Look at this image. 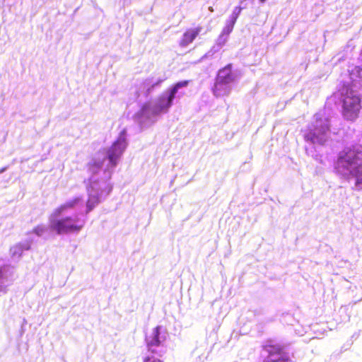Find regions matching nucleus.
I'll return each mask as SVG.
<instances>
[{"instance_id":"423d86ee","label":"nucleus","mask_w":362,"mask_h":362,"mask_svg":"<svg viewBox=\"0 0 362 362\" xmlns=\"http://www.w3.org/2000/svg\"><path fill=\"white\" fill-rule=\"evenodd\" d=\"M345 160L351 166L352 165H356L351 169V173L357 178L356 185L362 189V177H359L362 175L361 159L356 154H355L354 152H350L346 156Z\"/></svg>"},{"instance_id":"6ab92c4d","label":"nucleus","mask_w":362,"mask_h":362,"mask_svg":"<svg viewBox=\"0 0 362 362\" xmlns=\"http://www.w3.org/2000/svg\"><path fill=\"white\" fill-rule=\"evenodd\" d=\"M361 54H362V52H361Z\"/></svg>"},{"instance_id":"4468645a","label":"nucleus","mask_w":362,"mask_h":362,"mask_svg":"<svg viewBox=\"0 0 362 362\" xmlns=\"http://www.w3.org/2000/svg\"><path fill=\"white\" fill-rule=\"evenodd\" d=\"M100 199L98 197L94 196L89 198L86 202L87 211L88 213L99 203Z\"/></svg>"},{"instance_id":"f03ea898","label":"nucleus","mask_w":362,"mask_h":362,"mask_svg":"<svg viewBox=\"0 0 362 362\" xmlns=\"http://www.w3.org/2000/svg\"><path fill=\"white\" fill-rule=\"evenodd\" d=\"M84 226V221H79L77 218L66 216L59 219L50 221L49 228L56 233L67 234L78 233L81 230Z\"/></svg>"},{"instance_id":"9d476101","label":"nucleus","mask_w":362,"mask_h":362,"mask_svg":"<svg viewBox=\"0 0 362 362\" xmlns=\"http://www.w3.org/2000/svg\"><path fill=\"white\" fill-rule=\"evenodd\" d=\"M216 78L228 84L233 82L235 77L232 72L231 64H228L223 69H220Z\"/></svg>"},{"instance_id":"ddd939ff","label":"nucleus","mask_w":362,"mask_h":362,"mask_svg":"<svg viewBox=\"0 0 362 362\" xmlns=\"http://www.w3.org/2000/svg\"><path fill=\"white\" fill-rule=\"evenodd\" d=\"M243 10V8L241 6H236L234 8L233 13L231 16H230V19L227 23L226 29H227V33H230L232 31L234 25L235 24V22L237 19L238 18L241 11Z\"/></svg>"},{"instance_id":"f8f14e48","label":"nucleus","mask_w":362,"mask_h":362,"mask_svg":"<svg viewBox=\"0 0 362 362\" xmlns=\"http://www.w3.org/2000/svg\"><path fill=\"white\" fill-rule=\"evenodd\" d=\"M230 91V88L228 83H226L216 78L213 92L216 97L227 95L229 94Z\"/></svg>"},{"instance_id":"20e7f679","label":"nucleus","mask_w":362,"mask_h":362,"mask_svg":"<svg viewBox=\"0 0 362 362\" xmlns=\"http://www.w3.org/2000/svg\"><path fill=\"white\" fill-rule=\"evenodd\" d=\"M329 131V124L320 121L319 125H315L313 129L310 130L305 135V139L313 144H323L326 141V135Z\"/></svg>"},{"instance_id":"f3484780","label":"nucleus","mask_w":362,"mask_h":362,"mask_svg":"<svg viewBox=\"0 0 362 362\" xmlns=\"http://www.w3.org/2000/svg\"><path fill=\"white\" fill-rule=\"evenodd\" d=\"M2 276V269L0 267V278Z\"/></svg>"},{"instance_id":"a211bd4d","label":"nucleus","mask_w":362,"mask_h":362,"mask_svg":"<svg viewBox=\"0 0 362 362\" xmlns=\"http://www.w3.org/2000/svg\"><path fill=\"white\" fill-rule=\"evenodd\" d=\"M266 0H260L261 2H264Z\"/></svg>"},{"instance_id":"9b49d317","label":"nucleus","mask_w":362,"mask_h":362,"mask_svg":"<svg viewBox=\"0 0 362 362\" xmlns=\"http://www.w3.org/2000/svg\"><path fill=\"white\" fill-rule=\"evenodd\" d=\"M81 199L75 197L73 199L67 201L56 208L52 214L54 216H59L63 212L74 209L80 202Z\"/></svg>"},{"instance_id":"39448f33","label":"nucleus","mask_w":362,"mask_h":362,"mask_svg":"<svg viewBox=\"0 0 362 362\" xmlns=\"http://www.w3.org/2000/svg\"><path fill=\"white\" fill-rule=\"evenodd\" d=\"M126 142L124 139H118L112 144L107 151V158L111 166L115 167L118 160L126 148Z\"/></svg>"},{"instance_id":"2eb2a0df","label":"nucleus","mask_w":362,"mask_h":362,"mask_svg":"<svg viewBox=\"0 0 362 362\" xmlns=\"http://www.w3.org/2000/svg\"><path fill=\"white\" fill-rule=\"evenodd\" d=\"M45 227L42 226H37L34 228V232L37 235H40L45 232Z\"/></svg>"},{"instance_id":"dca6fc26","label":"nucleus","mask_w":362,"mask_h":362,"mask_svg":"<svg viewBox=\"0 0 362 362\" xmlns=\"http://www.w3.org/2000/svg\"><path fill=\"white\" fill-rule=\"evenodd\" d=\"M144 362H163L159 359L155 358L153 357L147 356L144 358Z\"/></svg>"},{"instance_id":"7ed1b4c3","label":"nucleus","mask_w":362,"mask_h":362,"mask_svg":"<svg viewBox=\"0 0 362 362\" xmlns=\"http://www.w3.org/2000/svg\"><path fill=\"white\" fill-rule=\"evenodd\" d=\"M268 353L267 358L264 362H289L288 354L284 351V346L278 344L267 343L262 346Z\"/></svg>"},{"instance_id":"6e6552de","label":"nucleus","mask_w":362,"mask_h":362,"mask_svg":"<svg viewBox=\"0 0 362 362\" xmlns=\"http://www.w3.org/2000/svg\"><path fill=\"white\" fill-rule=\"evenodd\" d=\"M160 327H155L151 334L147 335L146 341L148 348V351L151 353H156L153 349L154 346H158L160 344L161 340H160Z\"/></svg>"},{"instance_id":"1a4fd4ad","label":"nucleus","mask_w":362,"mask_h":362,"mask_svg":"<svg viewBox=\"0 0 362 362\" xmlns=\"http://www.w3.org/2000/svg\"><path fill=\"white\" fill-rule=\"evenodd\" d=\"M202 30V28L201 26L186 30L182 35L180 45L182 47H185L192 43L200 33Z\"/></svg>"},{"instance_id":"0eeeda50","label":"nucleus","mask_w":362,"mask_h":362,"mask_svg":"<svg viewBox=\"0 0 362 362\" xmlns=\"http://www.w3.org/2000/svg\"><path fill=\"white\" fill-rule=\"evenodd\" d=\"M189 83V81L185 80L176 83L170 91V94L168 98H160V105L159 107L160 111H167L168 108L172 105L173 101L175 98V95L179 88L187 87Z\"/></svg>"},{"instance_id":"f257e3e1","label":"nucleus","mask_w":362,"mask_h":362,"mask_svg":"<svg viewBox=\"0 0 362 362\" xmlns=\"http://www.w3.org/2000/svg\"><path fill=\"white\" fill-rule=\"evenodd\" d=\"M341 103V115L344 119L355 122L361 110V99L352 90H347L343 95Z\"/></svg>"}]
</instances>
